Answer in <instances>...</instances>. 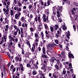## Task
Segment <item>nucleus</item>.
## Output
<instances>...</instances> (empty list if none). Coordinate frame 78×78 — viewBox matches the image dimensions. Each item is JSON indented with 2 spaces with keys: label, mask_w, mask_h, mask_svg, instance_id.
<instances>
[{
  "label": "nucleus",
  "mask_w": 78,
  "mask_h": 78,
  "mask_svg": "<svg viewBox=\"0 0 78 78\" xmlns=\"http://www.w3.org/2000/svg\"><path fill=\"white\" fill-rule=\"evenodd\" d=\"M56 8L57 10V16L58 17H60V14L59 13H60V11L61 9H62V6L59 7L58 6H54L52 8V10L53 12V14L54 15L56 14Z\"/></svg>",
  "instance_id": "nucleus-1"
},
{
  "label": "nucleus",
  "mask_w": 78,
  "mask_h": 78,
  "mask_svg": "<svg viewBox=\"0 0 78 78\" xmlns=\"http://www.w3.org/2000/svg\"><path fill=\"white\" fill-rule=\"evenodd\" d=\"M3 11L4 12H5L6 16L7 15H8L9 14V9H6L5 8H4L3 9Z\"/></svg>",
  "instance_id": "nucleus-2"
},
{
  "label": "nucleus",
  "mask_w": 78,
  "mask_h": 78,
  "mask_svg": "<svg viewBox=\"0 0 78 78\" xmlns=\"http://www.w3.org/2000/svg\"><path fill=\"white\" fill-rule=\"evenodd\" d=\"M38 20L39 23V27H42V23L41 22V17L38 16Z\"/></svg>",
  "instance_id": "nucleus-3"
},
{
  "label": "nucleus",
  "mask_w": 78,
  "mask_h": 78,
  "mask_svg": "<svg viewBox=\"0 0 78 78\" xmlns=\"http://www.w3.org/2000/svg\"><path fill=\"white\" fill-rule=\"evenodd\" d=\"M9 39L10 42H12V41L14 42V39L13 37H12L11 35H9Z\"/></svg>",
  "instance_id": "nucleus-4"
},
{
  "label": "nucleus",
  "mask_w": 78,
  "mask_h": 78,
  "mask_svg": "<svg viewBox=\"0 0 78 78\" xmlns=\"http://www.w3.org/2000/svg\"><path fill=\"white\" fill-rule=\"evenodd\" d=\"M55 46H56V44H50L48 45V47L51 48H52V47H54Z\"/></svg>",
  "instance_id": "nucleus-5"
},
{
  "label": "nucleus",
  "mask_w": 78,
  "mask_h": 78,
  "mask_svg": "<svg viewBox=\"0 0 78 78\" xmlns=\"http://www.w3.org/2000/svg\"><path fill=\"white\" fill-rule=\"evenodd\" d=\"M42 18L43 19V21L44 22H47V20L46 19V16L45 14H43V15Z\"/></svg>",
  "instance_id": "nucleus-6"
},
{
  "label": "nucleus",
  "mask_w": 78,
  "mask_h": 78,
  "mask_svg": "<svg viewBox=\"0 0 78 78\" xmlns=\"http://www.w3.org/2000/svg\"><path fill=\"white\" fill-rule=\"evenodd\" d=\"M51 2L52 4L53 3V2H52L51 1V0H48L47 3H46V6H49L50 3Z\"/></svg>",
  "instance_id": "nucleus-7"
},
{
  "label": "nucleus",
  "mask_w": 78,
  "mask_h": 78,
  "mask_svg": "<svg viewBox=\"0 0 78 78\" xmlns=\"http://www.w3.org/2000/svg\"><path fill=\"white\" fill-rule=\"evenodd\" d=\"M54 29L55 30H57L59 28V26L58 25L56 24L53 27Z\"/></svg>",
  "instance_id": "nucleus-8"
},
{
  "label": "nucleus",
  "mask_w": 78,
  "mask_h": 78,
  "mask_svg": "<svg viewBox=\"0 0 78 78\" xmlns=\"http://www.w3.org/2000/svg\"><path fill=\"white\" fill-rule=\"evenodd\" d=\"M69 58H72L73 59L74 58V56H73V55L72 54H71L70 53H69Z\"/></svg>",
  "instance_id": "nucleus-9"
},
{
  "label": "nucleus",
  "mask_w": 78,
  "mask_h": 78,
  "mask_svg": "<svg viewBox=\"0 0 78 78\" xmlns=\"http://www.w3.org/2000/svg\"><path fill=\"white\" fill-rule=\"evenodd\" d=\"M76 11V8H74L73 9L71 10V11L72 12V14L73 15H74L75 14V12H73L74 11Z\"/></svg>",
  "instance_id": "nucleus-10"
},
{
  "label": "nucleus",
  "mask_w": 78,
  "mask_h": 78,
  "mask_svg": "<svg viewBox=\"0 0 78 78\" xmlns=\"http://www.w3.org/2000/svg\"><path fill=\"white\" fill-rule=\"evenodd\" d=\"M70 32L69 31H68V32L67 33V35L66 36L67 37L68 39H69L70 37H69V36H70Z\"/></svg>",
  "instance_id": "nucleus-11"
},
{
  "label": "nucleus",
  "mask_w": 78,
  "mask_h": 78,
  "mask_svg": "<svg viewBox=\"0 0 78 78\" xmlns=\"http://www.w3.org/2000/svg\"><path fill=\"white\" fill-rule=\"evenodd\" d=\"M15 19H19V18H20V16H19L18 15V14H16L15 15Z\"/></svg>",
  "instance_id": "nucleus-12"
},
{
  "label": "nucleus",
  "mask_w": 78,
  "mask_h": 78,
  "mask_svg": "<svg viewBox=\"0 0 78 78\" xmlns=\"http://www.w3.org/2000/svg\"><path fill=\"white\" fill-rule=\"evenodd\" d=\"M42 51L43 54H46V51H45V47H44L42 48Z\"/></svg>",
  "instance_id": "nucleus-13"
},
{
  "label": "nucleus",
  "mask_w": 78,
  "mask_h": 78,
  "mask_svg": "<svg viewBox=\"0 0 78 78\" xmlns=\"http://www.w3.org/2000/svg\"><path fill=\"white\" fill-rule=\"evenodd\" d=\"M46 39H48L51 38V35L50 34L46 35Z\"/></svg>",
  "instance_id": "nucleus-14"
},
{
  "label": "nucleus",
  "mask_w": 78,
  "mask_h": 78,
  "mask_svg": "<svg viewBox=\"0 0 78 78\" xmlns=\"http://www.w3.org/2000/svg\"><path fill=\"white\" fill-rule=\"evenodd\" d=\"M5 31H8V25L5 26Z\"/></svg>",
  "instance_id": "nucleus-15"
},
{
  "label": "nucleus",
  "mask_w": 78,
  "mask_h": 78,
  "mask_svg": "<svg viewBox=\"0 0 78 78\" xmlns=\"http://www.w3.org/2000/svg\"><path fill=\"white\" fill-rule=\"evenodd\" d=\"M26 44H27L29 47H31V45H30V41H27L26 42Z\"/></svg>",
  "instance_id": "nucleus-16"
},
{
  "label": "nucleus",
  "mask_w": 78,
  "mask_h": 78,
  "mask_svg": "<svg viewBox=\"0 0 78 78\" xmlns=\"http://www.w3.org/2000/svg\"><path fill=\"white\" fill-rule=\"evenodd\" d=\"M18 46L22 50L23 49V45H22V47H21L20 44V43H19L18 44Z\"/></svg>",
  "instance_id": "nucleus-17"
},
{
  "label": "nucleus",
  "mask_w": 78,
  "mask_h": 78,
  "mask_svg": "<svg viewBox=\"0 0 78 78\" xmlns=\"http://www.w3.org/2000/svg\"><path fill=\"white\" fill-rule=\"evenodd\" d=\"M39 37H38L37 38H36L35 40V43H38L39 42Z\"/></svg>",
  "instance_id": "nucleus-18"
},
{
  "label": "nucleus",
  "mask_w": 78,
  "mask_h": 78,
  "mask_svg": "<svg viewBox=\"0 0 78 78\" xmlns=\"http://www.w3.org/2000/svg\"><path fill=\"white\" fill-rule=\"evenodd\" d=\"M2 38L4 40V42L6 41V39H7V36H4Z\"/></svg>",
  "instance_id": "nucleus-19"
},
{
  "label": "nucleus",
  "mask_w": 78,
  "mask_h": 78,
  "mask_svg": "<svg viewBox=\"0 0 78 78\" xmlns=\"http://www.w3.org/2000/svg\"><path fill=\"white\" fill-rule=\"evenodd\" d=\"M54 41L55 44H59V41L58 40H54Z\"/></svg>",
  "instance_id": "nucleus-20"
},
{
  "label": "nucleus",
  "mask_w": 78,
  "mask_h": 78,
  "mask_svg": "<svg viewBox=\"0 0 78 78\" xmlns=\"http://www.w3.org/2000/svg\"><path fill=\"white\" fill-rule=\"evenodd\" d=\"M62 29H63L64 30H67V27L65 25H63L62 26Z\"/></svg>",
  "instance_id": "nucleus-21"
},
{
  "label": "nucleus",
  "mask_w": 78,
  "mask_h": 78,
  "mask_svg": "<svg viewBox=\"0 0 78 78\" xmlns=\"http://www.w3.org/2000/svg\"><path fill=\"white\" fill-rule=\"evenodd\" d=\"M20 20L22 21V22H23V21L25 20V17H24V16L22 17L20 19Z\"/></svg>",
  "instance_id": "nucleus-22"
},
{
  "label": "nucleus",
  "mask_w": 78,
  "mask_h": 78,
  "mask_svg": "<svg viewBox=\"0 0 78 78\" xmlns=\"http://www.w3.org/2000/svg\"><path fill=\"white\" fill-rule=\"evenodd\" d=\"M10 13L11 16H13L14 15V11L12 10H11Z\"/></svg>",
  "instance_id": "nucleus-23"
},
{
  "label": "nucleus",
  "mask_w": 78,
  "mask_h": 78,
  "mask_svg": "<svg viewBox=\"0 0 78 78\" xmlns=\"http://www.w3.org/2000/svg\"><path fill=\"white\" fill-rule=\"evenodd\" d=\"M38 34H39V33H36L35 34V37H36V38H37V37H38L39 36Z\"/></svg>",
  "instance_id": "nucleus-24"
},
{
  "label": "nucleus",
  "mask_w": 78,
  "mask_h": 78,
  "mask_svg": "<svg viewBox=\"0 0 78 78\" xmlns=\"http://www.w3.org/2000/svg\"><path fill=\"white\" fill-rule=\"evenodd\" d=\"M30 32H34V29H33L31 27L30 28Z\"/></svg>",
  "instance_id": "nucleus-25"
},
{
  "label": "nucleus",
  "mask_w": 78,
  "mask_h": 78,
  "mask_svg": "<svg viewBox=\"0 0 78 78\" xmlns=\"http://www.w3.org/2000/svg\"><path fill=\"white\" fill-rule=\"evenodd\" d=\"M16 31H17V32H18V31L19 34H20V33H21V32H20V29H18Z\"/></svg>",
  "instance_id": "nucleus-26"
},
{
  "label": "nucleus",
  "mask_w": 78,
  "mask_h": 78,
  "mask_svg": "<svg viewBox=\"0 0 78 78\" xmlns=\"http://www.w3.org/2000/svg\"><path fill=\"white\" fill-rule=\"evenodd\" d=\"M15 59L16 61H19V58L17 56H16L15 57Z\"/></svg>",
  "instance_id": "nucleus-27"
},
{
  "label": "nucleus",
  "mask_w": 78,
  "mask_h": 78,
  "mask_svg": "<svg viewBox=\"0 0 78 78\" xmlns=\"http://www.w3.org/2000/svg\"><path fill=\"white\" fill-rule=\"evenodd\" d=\"M7 31H5V32H4L3 34H4V36H7Z\"/></svg>",
  "instance_id": "nucleus-28"
},
{
  "label": "nucleus",
  "mask_w": 78,
  "mask_h": 78,
  "mask_svg": "<svg viewBox=\"0 0 78 78\" xmlns=\"http://www.w3.org/2000/svg\"><path fill=\"white\" fill-rule=\"evenodd\" d=\"M13 27L15 30H16V31L17 30V29H19L18 27H17L16 25H14Z\"/></svg>",
  "instance_id": "nucleus-29"
},
{
  "label": "nucleus",
  "mask_w": 78,
  "mask_h": 78,
  "mask_svg": "<svg viewBox=\"0 0 78 78\" xmlns=\"http://www.w3.org/2000/svg\"><path fill=\"white\" fill-rule=\"evenodd\" d=\"M20 30H21V33H23V28L21 27L20 28Z\"/></svg>",
  "instance_id": "nucleus-30"
},
{
  "label": "nucleus",
  "mask_w": 78,
  "mask_h": 78,
  "mask_svg": "<svg viewBox=\"0 0 78 78\" xmlns=\"http://www.w3.org/2000/svg\"><path fill=\"white\" fill-rule=\"evenodd\" d=\"M60 35L57 34H56L55 35V37L56 38H58V37H59Z\"/></svg>",
  "instance_id": "nucleus-31"
},
{
  "label": "nucleus",
  "mask_w": 78,
  "mask_h": 78,
  "mask_svg": "<svg viewBox=\"0 0 78 78\" xmlns=\"http://www.w3.org/2000/svg\"><path fill=\"white\" fill-rule=\"evenodd\" d=\"M52 20H53V21H55V20L56 19V17H55L52 16Z\"/></svg>",
  "instance_id": "nucleus-32"
},
{
  "label": "nucleus",
  "mask_w": 78,
  "mask_h": 78,
  "mask_svg": "<svg viewBox=\"0 0 78 78\" xmlns=\"http://www.w3.org/2000/svg\"><path fill=\"white\" fill-rule=\"evenodd\" d=\"M50 30L51 32H53V30H54V29L53 27H51V26L50 27Z\"/></svg>",
  "instance_id": "nucleus-33"
},
{
  "label": "nucleus",
  "mask_w": 78,
  "mask_h": 78,
  "mask_svg": "<svg viewBox=\"0 0 78 78\" xmlns=\"http://www.w3.org/2000/svg\"><path fill=\"white\" fill-rule=\"evenodd\" d=\"M42 27H41V26H38V29L39 30V31H41V30H42Z\"/></svg>",
  "instance_id": "nucleus-34"
},
{
  "label": "nucleus",
  "mask_w": 78,
  "mask_h": 78,
  "mask_svg": "<svg viewBox=\"0 0 78 78\" xmlns=\"http://www.w3.org/2000/svg\"><path fill=\"white\" fill-rule=\"evenodd\" d=\"M45 65L44 64L43 66L41 67V69L44 70V68H45Z\"/></svg>",
  "instance_id": "nucleus-35"
},
{
  "label": "nucleus",
  "mask_w": 78,
  "mask_h": 78,
  "mask_svg": "<svg viewBox=\"0 0 78 78\" xmlns=\"http://www.w3.org/2000/svg\"><path fill=\"white\" fill-rule=\"evenodd\" d=\"M41 57H42V58H44H44H47V56L44 54L43 55H42Z\"/></svg>",
  "instance_id": "nucleus-36"
},
{
  "label": "nucleus",
  "mask_w": 78,
  "mask_h": 78,
  "mask_svg": "<svg viewBox=\"0 0 78 78\" xmlns=\"http://www.w3.org/2000/svg\"><path fill=\"white\" fill-rule=\"evenodd\" d=\"M4 42V40H3V38H2V41H1V42L0 43V45H2L3 42Z\"/></svg>",
  "instance_id": "nucleus-37"
},
{
  "label": "nucleus",
  "mask_w": 78,
  "mask_h": 78,
  "mask_svg": "<svg viewBox=\"0 0 78 78\" xmlns=\"http://www.w3.org/2000/svg\"><path fill=\"white\" fill-rule=\"evenodd\" d=\"M14 34L15 36H16V35H17V30L16 31H14Z\"/></svg>",
  "instance_id": "nucleus-38"
},
{
  "label": "nucleus",
  "mask_w": 78,
  "mask_h": 78,
  "mask_svg": "<svg viewBox=\"0 0 78 78\" xmlns=\"http://www.w3.org/2000/svg\"><path fill=\"white\" fill-rule=\"evenodd\" d=\"M18 5L19 6H22V4H21L20 2H18Z\"/></svg>",
  "instance_id": "nucleus-39"
},
{
  "label": "nucleus",
  "mask_w": 78,
  "mask_h": 78,
  "mask_svg": "<svg viewBox=\"0 0 78 78\" xmlns=\"http://www.w3.org/2000/svg\"><path fill=\"white\" fill-rule=\"evenodd\" d=\"M69 66L71 67H69V68L70 69L71 68H72V69L73 68L72 67V63H70L69 64Z\"/></svg>",
  "instance_id": "nucleus-40"
},
{
  "label": "nucleus",
  "mask_w": 78,
  "mask_h": 78,
  "mask_svg": "<svg viewBox=\"0 0 78 78\" xmlns=\"http://www.w3.org/2000/svg\"><path fill=\"white\" fill-rule=\"evenodd\" d=\"M19 25V27L21 26V24H22V22L20 21H19L18 22Z\"/></svg>",
  "instance_id": "nucleus-41"
},
{
  "label": "nucleus",
  "mask_w": 78,
  "mask_h": 78,
  "mask_svg": "<svg viewBox=\"0 0 78 78\" xmlns=\"http://www.w3.org/2000/svg\"><path fill=\"white\" fill-rule=\"evenodd\" d=\"M74 15V16L76 17V19H77V17H78V15L76 14V13H74V14L73 15Z\"/></svg>",
  "instance_id": "nucleus-42"
},
{
  "label": "nucleus",
  "mask_w": 78,
  "mask_h": 78,
  "mask_svg": "<svg viewBox=\"0 0 78 78\" xmlns=\"http://www.w3.org/2000/svg\"><path fill=\"white\" fill-rule=\"evenodd\" d=\"M32 8V5H29L28 6L29 9H31Z\"/></svg>",
  "instance_id": "nucleus-43"
},
{
  "label": "nucleus",
  "mask_w": 78,
  "mask_h": 78,
  "mask_svg": "<svg viewBox=\"0 0 78 78\" xmlns=\"http://www.w3.org/2000/svg\"><path fill=\"white\" fill-rule=\"evenodd\" d=\"M66 3H67V4H68V5H70V1H67L66 2Z\"/></svg>",
  "instance_id": "nucleus-44"
},
{
  "label": "nucleus",
  "mask_w": 78,
  "mask_h": 78,
  "mask_svg": "<svg viewBox=\"0 0 78 78\" xmlns=\"http://www.w3.org/2000/svg\"><path fill=\"white\" fill-rule=\"evenodd\" d=\"M44 63L45 64V65H47V61L46 60H44Z\"/></svg>",
  "instance_id": "nucleus-45"
},
{
  "label": "nucleus",
  "mask_w": 78,
  "mask_h": 78,
  "mask_svg": "<svg viewBox=\"0 0 78 78\" xmlns=\"http://www.w3.org/2000/svg\"><path fill=\"white\" fill-rule=\"evenodd\" d=\"M18 9V7L16 6V7H15L14 8V9L16 11V10H17V9Z\"/></svg>",
  "instance_id": "nucleus-46"
},
{
  "label": "nucleus",
  "mask_w": 78,
  "mask_h": 78,
  "mask_svg": "<svg viewBox=\"0 0 78 78\" xmlns=\"http://www.w3.org/2000/svg\"><path fill=\"white\" fill-rule=\"evenodd\" d=\"M34 20L36 22H37L38 20H37V17H36L34 19Z\"/></svg>",
  "instance_id": "nucleus-47"
},
{
  "label": "nucleus",
  "mask_w": 78,
  "mask_h": 78,
  "mask_svg": "<svg viewBox=\"0 0 78 78\" xmlns=\"http://www.w3.org/2000/svg\"><path fill=\"white\" fill-rule=\"evenodd\" d=\"M74 5H75L76 6H78V3H77L76 2H74Z\"/></svg>",
  "instance_id": "nucleus-48"
},
{
  "label": "nucleus",
  "mask_w": 78,
  "mask_h": 78,
  "mask_svg": "<svg viewBox=\"0 0 78 78\" xmlns=\"http://www.w3.org/2000/svg\"><path fill=\"white\" fill-rule=\"evenodd\" d=\"M22 11V8H19V9L18 8V9L17 10V11Z\"/></svg>",
  "instance_id": "nucleus-49"
},
{
  "label": "nucleus",
  "mask_w": 78,
  "mask_h": 78,
  "mask_svg": "<svg viewBox=\"0 0 78 78\" xmlns=\"http://www.w3.org/2000/svg\"><path fill=\"white\" fill-rule=\"evenodd\" d=\"M44 27L46 29H47V28H48V26H47V24H44Z\"/></svg>",
  "instance_id": "nucleus-50"
},
{
  "label": "nucleus",
  "mask_w": 78,
  "mask_h": 78,
  "mask_svg": "<svg viewBox=\"0 0 78 78\" xmlns=\"http://www.w3.org/2000/svg\"><path fill=\"white\" fill-rule=\"evenodd\" d=\"M27 67H31V65L29 64H27Z\"/></svg>",
  "instance_id": "nucleus-51"
},
{
  "label": "nucleus",
  "mask_w": 78,
  "mask_h": 78,
  "mask_svg": "<svg viewBox=\"0 0 78 78\" xmlns=\"http://www.w3.org/2000/svg\"><path fill=\"white\" fill-rule=\"evenodd\" d=\"M55 67L56 69H59V67L57 65H55Z\"/></svg>",
  "instance_id": "nucleus-52"
},
{
  "label": "nucleus",
  "mask_w": 78,
  "mask_h": 78,
  "mask_svg": "<svg viewBox=\"0 0 78 78\" xmlns=\"http://www.w3.org/2000/svg\"><path fill=\"white\" fill-rule=\"evenodd\" d=\"M33 74L34 75H36V72L35 71H33Z\"/></svg>",
  "instance_id": "nucleus-53"
},
{
  "label": "nucleus",
  "mask_w": 78,
  "mask_h": 78,
  "mask_svg": "<svg viewBox=\"0 0 78 78\" xmlns=\"http://www.w3.org/2000/svg\"><path fill=\"white\" fill-rule=\"evenodd\" d=\"M56 34H58L59 35H60V32L59 30L57 31V33H56Z\"/></svg>",
  "instance_id": "nucleus-54"
},
{
  "label": "nucleus",
  "mask_w": 78,
  "mask_h": 78,
  "mask_svg": "<svg viewBox=\"0 0 78 78\" xmlns=\"http://www.w3.org/2000/svg\"><path fill=\"white\" fill-rule=\"evenodd\" d=\"M16 42L17 43L18 41V39L16 38L15 39H14V42Z\"/></svg>",
  "instance_id": "nucleus-55"
},
{
  "label": "nucleus",
  "mask_w": 78,
  "mask_h": 78,
  "mask_svg": "<svg viewBox=\"0 0 78 78\" xmlns=\"http://www.w3.org/2000/svg\"><path fill=\"white\" fill-rule=\"evenodd\" d=\"M35 48H32V51L33 52V53H34V49Z\"/></svg>",
  "instance_id": "nucleus-56"
},
{
  "label": "nucleus",
  "mask_w": 78,
  "mask_h": 78,
  "mask_svg": "<svg viewBox=\"0 0 78 78\" xmlns=\"http://www.w3.org/2000/svg\"><path fill=\"white\" fill-rule=\"evenodd\" d=\"M20 69H21V70L22 71H23V70H24V69H23V67H21Z\"/></svg>",
  "instance_id": "nucleus-57"
},
{
  "label": "nucleus",
  "mask_w": 78,
  "mask_h": 78,
  "mask_svg": "<svg viewBox=\"0 0 78 78\" xmlns=\"http://www.w3.org/2000/svg\"><path fill=\"white\" fill-rule=\"evenodd\" d=\"M27 9V7L25 6H23V9Z\"/></svg>",
  "instance_id": "nucleus-58"
},
{
  "label": "nucleus",
  "mask_w": 78,
  "mask_h": 78,
  "mask_svg": "<svg viewBox=\"0 0 78 78\" xmlns=\"http://www.w3.org/2000/svg\"><path fill=\"white\" fill-rule=\"evenodd\" d=\"M66 73V71L65 70H63V75H65Z\"/></svg>",
  "instance_id": "nucleus-59"
},
{
  "label": "nucleus",
  "mask_w": 78,
  "mask_h": 78,
  "mask_svg": "<svg viewBox=\"0 0 78 78\" xmlns=\"http://www.w3.org/2000/svg\"><path fill=\"white\" fill-rule=\"evenodd\" d=\"M73 29H74V30L75 31H76L75 30H76V27H75V25H74L73 26Z\"/></svg>",
  "instance_id": "nucleus-60"
},
{
  "label": "nucleus",
  "mask_w": 78,
  "mask_h": 78,
  "mask_svg": "<svg viewBox=\"0 0 78 78\" xmlns=\"http://www.w3.org/2000/svg\"><path fill=\"white\" fill-rule=\"evenodd\" d=\"M16 71V68H14L12 69V72H14Z\"/></svg>",
  "instance_id": "nucleus-61"
},
{
  "label": "nucleus",
  "mask_w": 78,
  "mask_h": 78,
  "mask_svg": "<svg viewBox=\"0 0 78 78\" xmlns=\"http://www.w3.org/2000/svg\"><path fill=\"white\" fill-rule=\"evenodd\" d=\"M5 5V6H6V2L5 1L4 2V3H3V5Z\"/></svg>",
  "instance_id": "nucleus-62"
},
{
  "label": "nucleus",
  "mask_w": 78,
  "mask_h": 78,
  "mask_svg": "<svg viewBox=\"0 0 78 78\" xmlns=\"http://www.w3.org/2000/svg\"><path fill=\"white\" fill-rule=\"evenodd\" d=\"M41 35L42 37H44V34L43 33V32H41Z\"/></svg>",
  "instance_id": "nucleus-63"
},
{
  "label": "nucleus",
  "mask_w": 78,
  "mask_h": 78,
  "mask_svg": "<svg viewBox=\"0 0 78 78\" xmlns=\"http://www.w3.org/2000/svg\"><path fill=\"white\" fill-rule=\"evenodd\" d=\"M58 22H62V19H61V18H60L58 20Z\"/></svg>",
  "instance_id": "nucleus-64"
}]
</instances>
